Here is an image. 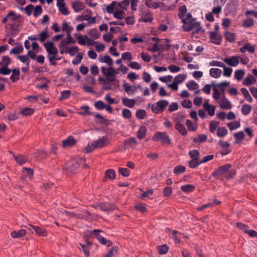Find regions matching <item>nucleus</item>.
<instances>
[{
	"instance_id": "nucleus-1",
	"label": "nucleus",
	"mask_w": 257,
	"mask_h": 257,
	"mask_svg": "<svg viewBox=\"0 0 257 257\" xmlns=\"http://www.w3.org/2000/svg\"><path fill=\"white\" fill-rule=\"evenodd\" d=\"M181 20L184 23L182 27L185 31H193V33L203 31L200 23L193 19L190 14H186Z\"/></svg>"
},
{
	"instance_id": "nucleus-2",
	"label": "nucleus",
	"mask_w": 257,
	"mask_h": 257,
	"mask_svg": "<svg viewBox=\"0 0 257 257\" xmlns=\"http://www.w3.org/2000/svg\"><path fill=\"white\" fill-rule=\"evenodd\" d=\"M101 70L108 82H114L115 88H119V81L115 78L116 75L118 74L117 69L112 66H109L108 68L102 66L101 67Z\"/></svg>"
},
{
	"instance_id": "nucleus-3",
	"label": "nucleus",
	"mask_w": 257,
	"mask_h": 257,
	"mask_svg": "<svg viewBox=\"0 0 257 257\" xmlns=\"http://www.w3.org/2000/svg\"><path fill=\"white\" fill-rule=\"evenodd\" d=\"M109 143L108 139L103 137L92 142L89 143L85 148L84 151L88 153L92 152L96 149L103 148Z\"/></svg>"
},
{
	"instance_id": "nucleus-4",
	"label": "nucleus",
	"mask_w": 257,
	"mask_h": 257,
	"mask_svg": "<svg viewBox=\"0 0 257 257\" xmlns=\"http://www.w3.org/2000/svg\"><path fill=\"white\" fill-rule=\"evenodd\" d=\"M213 88L214 90L213 97L216 100L218 101L223 97L225 90V82H222L218 84H214Z\"/></svg>"
},
{
	"instance_id": "nucleus-5",
	"label": "nucleus",
	"mask_w": 257,
	"mask_h": 257,
	"mask_svg": "<svg viewBox=\"0 0 257 257\" xmlns=\"http://www.w3.org/2000/svg\"><path fill=\"white\" fill-rule=\"evenodd\" d=\"M44 46L48 53L47 58L48 59L49 57H51L58 53L57 48L55 46L54 43L52 42L44 43Z\"/></svg>"
},
{
	"instance_id": "nucleus-6",
	"label": "nucleus",
	"mask_w": 257,
	"mask_h": 257,
	"mask_svg": "<svg viewBox=\"0 0 257 257\" xmlns=\"http://www.w3.org/2000/svg\"><path fill=\"white\" fill-rule=\"evenodd\" d=\"M153 140L155 141H162L163 144H170L171 140L168 135L165 132H157L153 137Z\"/></svg>"
},
{
	"instance_id": "nucleus-7",
	"label": "nucleus",
	"mask_w": 257,
	"mask_h": 257,
	"mask_svg": "<svg viewBox=\"0 0 257 257\" xmlns=\"http://www.w3.org/2000/svg\"><path fill=\"white\" fill-rule=\"evenodd\" d=\"M123 88L128 95H132L136 93L139 88L141 89L140 85L131 86L127 83L123 84Z\"/></svg>"
},
{
	"instance_id": "nucleus-8",
	"label": "nucleus",
	"mask_w": 257,
	"mask_h": 257,
	"mask_svg": "<svg viewBox=\"0 0 257 257\" xmlns=\"http://www.w3.org/2000/svg\"><path fill=\"white\" fill-rule=\"evenodd\" d=\"M184 117L183 115L180 116L179 118H175V120L176 121L175 125L176 129L182 135L185 136L187 134V131L184 126L180 123V120L183 119Z\"/></svg>"
},
{
	"instance_id": "nucleus-9",
	"label": "nucleus",
	"mask_w": 257,
	"mask_h": 257,
	"mask_svg": "<svg viewBox=\"0 0 257 257\" xmlns=\"http://www.w3.org/2000/svg\"><path fill=\"white\" fill-rule=\"evenodd\" d=\"M77 140L72 136H69L66 139L64 140L62 143L64 148H68L75 145L77 143Z\"/></svg>"
},
{
	"instance_id": "nucleus-10",
	"label": "nucleus",
	"mask_w": 257,
	"mask_h": 257,
	"mask_svg": "<svg viewBox=\"0 0 257 257\" xmlns=\"http://www.w3.org/2000/svg\"><path fill=\"white\" fill-rule=\"evenodd\" d=\"M71 7L75 12L79 13L85 8L83 3L79 1H75L71 4Z\"/></svg>"
},
{
	"instance_id": "nucleus-11",
	"label": "nucleus",
	"mask_w": 257,
	"mask_h": 257,
	"mask_svg": "<svg viewBox=\"0 0 257 257\" xmlns=\"http://www.w3.org/2000/svg\"><path fill=\"white\" fill-rule=\"evenodd\" d=\"M98 60L100 63H104L106 64L108 66H112L113 65V60L108 55H100L98 58Z\"/></svg>"
},
{
	"instance_id": "nucleus-12",
	"label": "nucleus",
	"mask_w": 257,
	"mask_h": 257,
	"mask_svg": "<svg viewBox=\"0 0 257 257\" xmlns=\"http://www.w3.org/2000/svg\"><path fill=\"white\" fill-rule=\"evenodd\" d=\"M119 9L118 3L116 1H113L106 7V11L109 14H113Z\"/></svg>"
},
{
	"instance_id": "nucleus-13",
	"label": "nucleus",
	"mask_w": 257,
	"mask_h": 257,
	"mask_svg": "<svg viewBox=\"0 0 257 257\" xmlns=\"http://www.w3.org/2000/svg\"><path fill=\"white\" fill-rule=\"evenodd\" d=\"M209 36L211 41L216 44H219L221 42V37L218 33L210 32Z\"/></svg>"
},
{
	"instance_id": "nucleus-14",
	"label": "nucleus",
	"mask_w": 257,
	"mask_h": 257,
	"mask_svg": "<svg viewBox=\"0 0 257 257\" xmlns=\"http://www.w3.org/2000/svg\"><path fill=\"white\" fill-rule=\"evenodd\" d=\"M236 173L234 168H231L230 164H226V179H229L233 177Z\"/></svg>"
},
{
	"instance_id": "nucleus-15",
	"label": "nucleus",
	"mask_w": 257,
	"mask_h": 257,
	"mask_svg": "<svg viewBox=\"0 0 257 257\" xmlns=\"http://www.w3.org/2000/svg\"><path fill=\"white\" fill-rule=\"evenodd\" d=\"M212 176L220 179H223L225 176V167L221 166L216 171L212 173Z\"/></svg>"
},
{
	"instance_id": "nucleus-16",
	"label": "nucleus",
	"mask_w": 257,
	"mask_h": 257,
	"mask_svg": "<svg viewBox=\"0 0 257 257\" xmlns=\"http://www.w3.org/2000/svg\"><path fill=\"white\" fill-rule=\"evenodd\" d=\"M146 6L151 9H157L163 6L164 3L162 2L157 3L153 2L152 0H146Z\"/></svg>"
},
{
	"instance_id": "nucleus-17",
	"label": "nucleus",
	"mask_w": 257,
	"mask_h": 257,
	"mask_svg": "<svg viewBox=\"0 0 257 257\" xmlns=\"http://www.w3.org/2000/svg\"><path fill=\"white\" fill-rule=\"evenodd\" d=\"M203 107L209 115L213 116L214 115L215 107L213 105L209 104L208 101L203 103Z\"/></svg>"
},
{
	"instance_id": "nucleus-18",
	"label": "nucleus",
	"mask_w": 257,
	"mask_h": 257,
	"mask_svg": "<svg viewBox=\"0 0 257 257\" xmlns=\"http://www.w3.org/2000/svg\"><path fill=\"white\" fill-rule=\"evenodd\" d=\"M239 64V57L232 56L229 58H226V64L230 66L235 67Z\"/></svg>"
},
{
	"instance_id": "nucleus-19",
	"label": "nucleus",
	"mask_w": 257,
	"mask_h": 257,
	"mask_svg": "<svg viewBox=\"0 0 257 257\" xmlns=\"http://www.w3.org/2000/svg\"><path fill=\"white\" fill-rule=\"evenodd\" d=\"M29 226H31L35 230L36 233L38 235L42 236H45L47 235V232L45 229L31 224H29Z\"/></svg>"
},
{
	"instance_id": "nucleus-20",
	"label": "nucleus",
	"mask_w": 257,
	"mask_h": 257,
	"mask_svg": "<svg viewBox=\"0 0 257 257\" xmlns=\"http://www.w3.org/2000/svg\"><path fill=\"white\" fill-rule=\"evenodd\" d=\"M121 100L122 104L128 107L132 108L136 104V101L133 99H130L127 97H122Z\"/></svg>"
},
{
	"instance_id": "nucleus-21",
	"label": "nucleus",
	"mask_w": 257,
	"mask_h": 257,
	"mask_svg": "<svg viewBox=\"0 0 257 257\" xmlns=\"http://www.w3.org/2000/svg\"><path fill=\"white\" fill-rule=\"evenodd\" d=\"M87 12L88 13V15L84 16L83 18L81 19V20L87 21L88 25L96 23V18L91 16V11L87 10Z\"/></svg>"
},
{
	"instance_id": "nucleus-22",
	"label": "nucleus",
	"mask_w": 257,
	"mask_h": 257,
	"mask_svg": "<svg viewBox=\"0 0 257 257\" xmlns=\"http://www.w3.org/2000/svg\"><path fill=\"white\" fill-rule=\"evenodd\" d=\"M33 175V171L30 168H24L22 172L23 179H31Z\"/></svg>"
},
{
	"instance_id": "nucleus-23",
	"label": "nucleus",
	"mask_w": 257,
	"mask_h": 257,
	"mask_svg": "<svg viewBox=\"0 0 257 257\" xmlns=\"http://www.w3.org/2000/svg\"><path fill=\"white\" fill-rule=\"evenodd\" d=\"M27 231L25 229H21L18 231H14L11 232V236L14 238H18L25 236Z\"/></svg>"
},
{
	"instance_id": "nucleus-24",
	"label": "nucleus",
	"mask_w": 257,
	"mask_h": 257,
	"mask_svg": "<svg viewBox=\"0 0 257 257\" xmlns=\"http://www.w3.org/2000/svg\"><path fill=\"white\" fill-rule=\"evenodd\" d=\"M147 135V128L144 125H142L140 127L138 131L137 132V137L142 140L144 139Z\"/></svg>"
},
{
	"instance_id": "nucleus-25",
	"label": "nucleus",
	"mask_w": 257,
	"mask_h": 257,
	"mask_svg": "<svg viewBox=\"0 0 257 257\" xmlns=\"http://www.w3.org/2000/svg\"><path fill=\"white\" fill-rule=\"evenodd\" d=\"M69 44L65 40H63L61 43L59 45L60 52L61 54H67L69 48L67 47V45Z\"/></svg>"
},
{
	"instance_id": "nucleus-26",
	"label": "nucleus",
	"mask_w": 257,
	"mask_h": 257,
	"mask_svg": "<svg viewBox=\"0 0 257 257\" xmlns=\"http://www.w3.org/2000/svg\"><path fill=\"white\" fill-rule=\"evenodd\" d=\"M34 111L35 110L33 108L26 107L21 110L19 113L24 116H27L32 115Z\"/></svg>"
},
{
	"instance_id": "nucleus-27",
	"label": "nucleus",
	"mask_w": 257,
	"mask_h": 257,
	"mask_svg": "<svg viewBox=\"0 0 257 257\" xmlns=\"http://www.w3.org/2000/svg\"><path fill=\"white\" fill-rule=\"evenodd\" d=\"M79 110H81L78 113L81 115H90L91 113L89 111V107L88 105L81 106L79 107Z\"/></svg>"
},
{
	"instance_id": "nucleus-28",
	"label": "nucleus",
	"mask_w": 257,
	"mask_h": 257,
	"mask_svg": "<svg viewBox=\"0 0 257 257\" xmlns=\"http://www.w3.org/2000/svg\"><path fill=\"white\" fill-rule=\"evenodd\" d=\"M113 16L115 19L122 20L125 18L126 14L124 11L118 9L113 13Z\"/></svg>"
},
{
	"instance_id": "nucleus-29",
	"label": "nucleus",
	"mask_w": 257,
	"mask_h": 257,
	"mask_svg": "<svg viewBox=\"0 0 257 257\" xmlns=\"http://www.w3.org/2000/svg\"><path fill=\"white\" fill-rule=\"evenodd\" d=\"M210 75L215 78H219L222 74V71L218 68H211L210 69Z\"/></svg>"
},
{
	"instance_id": "nucleus-30",
	"label": "nucleus",
	"mask_w": 257,
	"mask_h": 257,
	"mask_svg": "<svg viewBox=\"0 0 257 257\" xmlns=\"http://www.w3.org/2000/svg\"><path fill=\"white\" fill-rule=\"evenodd\" d=\"M245 51H247L251 53H253L255 52V48L249 44H245L240 48V51L241 53H244Z\"/></svg>"
},
{
	"instance_id": "nucleus-31",
	"label": "nucleus",
	"mask_w": 257,
	"mask_h": 257,
	"mask_svg": "<svg viewBox=\"0 0 257 257\" xmlns=\"http://www.w3.org/2000/svg\"><path fill=\"white\" fill-rule=\"evenodd\" d=\"M131 3V0H123L120 2H117L119 9L124 11L127 9Z\"/></svg>"
},
{
	"instance_id": "nucleus-32",
	"label": "nucleus",
	"mask_w": 257,
	"mask_h": 257,
	"mask_svg": "<svg viewBox=\"0 0 257 257\" xmlns=\"http://www.w3.org/2000/svg\"><path fill=\"white\" fill-rule=\"evenodd\" d=\"M49 37L50 35L48 32L46 31H43L38 35V41L43 43Z\"/></svg>"
},
{
	"instance_id": "nucleus-33",
	"label": "nucleus",
	"mask_w": 257,
	"mask_h": 257,
	"mask_svg": "<svg viewBox=\"0 0 257 257\" xmlns=\"http://www.w3.org/2000/svg\"><path fill=\"white\" fill-rule=\"evenodd\" d=\"M88 34L93 39H97L100 37V33L97 29H90L88 32Z\"/></svg>"
},
{
	"instance_id": "nucleus-34",
	"label": "nucleus",
	"mask_w": 257,
	"mask_h": 257,
	"mask_svg": "<svg viewBox=\"0 0 257 257\" xmlns=\"http://www.w3.org/2000/svg\"><path fill=\"white\" fill-rule=\"evenodd\" d=\"M107 81L106 80L105 82H104L103 85V89L105 90H117L119 88H115L114 86V82H112V84H110V83H108L107 82Z\"/></svg>"
},
{
	"instance_id": "nucleus-35",
	"label": "nucleus",
	"mask_w": 257,
	"mask_h": 257,
	"mask_svg": "<svg viewBox=\"0 0 257 257\" xmlns=\"http://www.w3.org/2000/svg\"><path fill=\"white\" fill-rule=\"evenodd\" d=\"M14 158L20 165L25 164L28 161V158L22 155L14 156Z\"/></svg>"
},
{
	"instance_id": "nucleus-36",
	"label": "nucleus",
	"mask_w": 257,
	"mask_h": 257,
	"mask_svg": "<svg viewBox=\"0 0 257 257\" xmlns=\"http://www.w3.org/2000/svg\"><path fill=\"white\" fill-rule=\"evenodd\" d=\"M153 20L152 15L150 12H147L142 15L140 21L145 22H151Z\"/></svg>"
},
{
	"instance_id": "nucleus-37",
	"label": "nucleus",
	"mask_w": 257,
	"mask_h": 257,
	"mask_svg": "<svg viewBox=\"0 0 257 257\" xmlns=\"http://www.w3.org/2000/svg\"><path fill=\"white\" fill-rule=\"evenodd\" d=\"M186 86L190 90L198 89L199 85L194 81H189L186 84Z\"/></svg>"
},
{
	"instance_id": "nucleus-38",
	"label": "nucleus",
	"mask_w": 257,
	"mask_h": 257,
	"mask_svg": "<svg viewBox=\"0 0 257 257\" xmlns=\"http://www.w3.org/2000/svg\"><path fill=\"white\" fill-rule=\"evenodd\" d=\"M24 50V48L22 45L18 44L15 48H13L10 51V54H17L22 53Z\"/></svg>"
},
{
	"instance_id": "nucleus-39",
	"label": "nucleus",
	"mask_w": 257,
	"mask_h": 257,
	"mask_svg": "<svg viewBox=\"0 0 257 257\" xmlns=\"http://www.w3.org/2000/svg\"><path fill=\"white\" fill-rule=\"evenodd\" d=\"M186 125L189 131H195L197 128V124L196 122H193L190 120H187Z\"/></svg>"
},
{
	"instance_id": "nucleus-40",
	"label": "nucleus",
	"mask_w": 257,
	"mask_h": 257,
	"mask_svg": "<svg viewBox=\"0 0 257 257\" xmlns=\"http://www.w3.org/2000/svg\"><path fill=\"white\" fill-rule=\"evenodd\" d=\"M242 94L243 95L245 99L249 102H252V98L249 94L248 90L245 88H242L240 89Z\"/></svg>"
},
{
	"instance_id": "nucleus-41",
	"label": "nucleus",
	"mask_w": 257,
	"mask_h": 257,
	"mask_svg": "<svg viewBox=\"0 0 257 257\" xmlns=\"http://www.w3.org/2000/svg\"><path fill=\"white\" fill-rule=\"evenodd\" d=\"M181 189L185 193H190L195 189V186L191 184H187L182 186Z\"/></svg>"
},
{
	"instance_id": "nucleus-42",
	"label": "nucleus",
	"mask_w": 257,
	"mask_h": 257,
	"mask_svg": "<svg viewBox=\"0 0 257 257\" xmlns=\"http://www.w3.org/2000/svg\"><path fill=\"white\" fill-rule=\"evenodd\" d=\"M220 123L217 121H211L209 122V130L210 132L213 133L217 129H218Z\"/></svg>"
},
{
	"instance_id": "nucleus-43",
	"label": "nucleus",
	"mask_w": 257,
	"mask_h": 257,
	"mask_svg": "<svg viewBox=\"0 0 257 257\" xmlns=\"http://www.w3.org/2000/svg\"><path fill=\"white\" fill-rule=\"evenodd\" d=\"M245 74L244 70H236L234 72V78L237 80L239 81L243 77Z\"/></svg>"
},
{
	"instance_id": "nucleus-44",
	"label": "nucleus",
	"mask_w": 257,
	"mask_h": 257,
	"mask_svg": "<svg viewBox=\"0 0 257 257\" xmlns=\"http://www.w3.org/2000/svg\"><path fill=\"white\" fill-rule=\"evenodd\" d=\"M227 125L229 129L232 131L239 127L240 124L238 121H233L227 123Z\"/></svg>"
},
{
	"instance_id": "nucleus-45",
	"label": "nucleus",
	"mask_w": 257,
	"mask_h": 257,
	"mask_svg": "<svg viewBox=\"0 0 257 257\" xmlns=\"http://www.w3.org/2000/svg\"><path fill=\"white\" fill-rule=\"evenodd\" d=\"M100 209L104 211H110L114 210L116 207L108 203H105L100 206Z\"/></svg>"
},
{
	"instance_id": "nucleus-46",
	"label": "nucleus",
	"mask_w": 257,
	"mask_h": 257,
	"mask_svg": "<svg viewBox=\"0 0 257 257\" xmlns=\"http://www.w3.org/2000/svg\"><path fill=\"white\" fill-rule=\"evenodd\" d=\"M235 36L236 34L234 33L226 31V41L233 42L235 40Z\"/></svg>"
},
{
	"instance_id": "nucleus-47",
	"label": "nucleus",
	"mask_w": 257,
	"mask_h": 257,
	"mask_svg": "<svg viewBox=\"0 0 257 257\" xmlns=\"http://www.w3.org/2000/svg\"><path fill=\"white\" fill-rule=\"evenodd\" d=\"M253 80L255 81V78L251 74H248L244 79L243 84L245 86H249L252 83Z\"/></svg>"
},
{
	"instance_id": "nucleus-48",
	"label": "nucleus",
	"mask_w": 257,
	"mask_h": 257,
	"mask_svg": "<svg viewBox=\"0 0 257 257\" xmlns=\"http://www.w3.org/2000/svg\"><path fill=\"white\" fill-rule=\"evenodd\" d=\"M78 47L76 46H73L68 48L67 53H69L71 56H73L78 54Z\"/></svg>"
},
{
	"instance_id": "nucleus-49",
	"label": "nucleus",
	"mask_w": 257,
	"mask_h": 257,
	"mask_svg": "<svg viewBox=\"0 0 257 257\" xmlns=\"http://www.w3.org/2000/svg\"><path fill=\"white\" fill-rule=\"evenodd\" d=\"M207 137L205 135H200L193 138V140L195 143H199L205 142L207 140Z\"/></svg>"
},
{
	"instance_id": "nucleus-50",
	"label": "nucleus",
	"mask_w": 257,
	"mask_h": 257,
	"mask_svg": "<svg viewBox=\"0 0 257 257\" xmlns=\"http://www.w3.org/2000/svg\"><path fill=\"white\" fill-rule=\"evenodd\" d=\"M233 136L235 139V144L239 143L240 142V141L241 140H242L244 137V133L242 131L235 133Z\"/></svg>"
},
{
	"instance_id": "nucleus-51",
	"label": "nucleus",
	"mask_w": 257,
	"mask_h": 257,
	"mask_svg": "<svg viewBox=\"0 0 257 257\" xmlns=\"http://www.w3.org/2000/svg\"><path fill=\"white\" fill-rule=\"evenodd\" d=\"M186 78V75L184 74H180L176 76L174 80V81L177 84L182 83Z\"/></svg>"
},
{
	"instance_id": "nucleus-52",
	"label": "nucleus",
	"mask_w": 257,
	"mask_h": 257,
	"mask_svg": "<svg viewBox=\"0 0 257 257\" xmlns=\"http://www.w3.org/2000/svg\"><path fill=\"white\" fill-rule=\"evenodd\" d=\"M241 110L243 114L246 115L250 112L251 107L248 104H243L242 106Z\"/></svg>"
},
{
	"instance_id": "nucleus-53",
	"label": "nucleus",
	"mask_w": 257,
	"mask_h": 257,
	"mask_svg": "<svg viewBox=\"0 0 257 257\" xmlns=\"http://www.w3.org/2000/svg\"><path fill=\"white\" fill-rule=\"evenodd\" d=\"M18 59L22 63L26 64L27 65H30V61L28 55H20L18 56Z\"/></svg>"
},
{
	"instance_id": "nucleus-54",
	"label": "nucleus",
	"mask_w": 257,
	"mask_h": 257,
	"mask_svg": "<svg viewBox=\"0 0 257 257\" xmlns=\"http://www.w3.org/2000/svg\"><path fill=\"white\" fill-rule=\"evenodd\" d=\"M20 71L19 69H14L13 70L12 74L11 76V79L13 81L15 82L19 79Z\"/></svg>"
},
{
	"instance_id": "nucleus-55",
	"label": "nucleus",
	"mask_w": 257,
	"mask_h": 257,
	"mask_svg": "<svg viewBox=\"0 0 257 257\" xmlns=\"http://www.w3.org/2000/svg\"><path fill=\"white\" fill-rule=\"evenodd\" d=\"M94 46H95V50L97 52H103L105 48V46L103 44H102L101 43H99L97 41H96V44H95Z\"/></svg>"
},
{
	"instance_id": "nucleus-56",
	"label": "nucleus",
	"mask_w": 257,
	"mask_h": 257,
	"mask_svg": "<svg viewBox=\"0 0 257 257\" xmlns=\"http://www.w3.org/2000/svg\"><path fill=\"white\" fill-rule=\"evenodd\" d=\"M185 171V167L182 165H178L176 166L174 169V173L175 174H179L184 172Z\"/></svg>"
},
{
	"instance_id": "nucleus-57",
	"label": "nucleus",
	"mask_w": 257,
	"mask_h": 257,
	"mask_svg": "<svg viewBox=\"0 0 257 257\" xmlns=\"http://www.w3.org/2000/svg\"><path fill=\"white\" fill-rule=\"evenodd\" d=\"M160 109L163 111L165 107L169 104L168 101L161 100L157 102Z\"/></svg>"
},
{
	"instance_id": "nucleus-58",
	"label": "nucleus",
	"mask_w": 257,
	"mask_h": 257,
	"mask_svg": "<svg viewBox=\"0 0 257 257\" xmlns=\"http://www.w3.org/2000/svg\"><path fill=\"white\" fill-rule=\"evenodd\" d=\"M153 194V191L151 189H149L146 191H145L143 193V194L141 196V198H152V196Z\"/></svg>"
},
{
	"instance_id": "nucleus-59",
	"label": "nucleus",
	"mask_w": 257,
	"mask_h": 257,
	"mask_svg": "<svg viewBox=\"0 0 257 257\" xmlns=\"http://www.w3.org/2000/svg\"><path fill=\"white\" fill-rule=\"evenodd\" d=\"M117 252V248L116 247H113L112 248L108 250L107 253L104 257H112Z\"/></svg>"
},
{
	"instance_id": "nucleus-60",
	"label": "nucleus",
	"mask_w": 257,
	"mask_h": 257,
	"mask_svg": "<svg viewBox=\"0 0 257 257\" xmlns=\"http://www.w3.org/2000/svg\"><path fill=\"white\" fill-rule=\"evenodd\" d=\"M62 30L67 33L71 32L73 30V28L70 26L66 22H63L62 23Z\"/></svg>"
},
{
	"instance_id": "nucleus-61",
	"label": "nucleus",
	"mask_w": 257,
	"mask_h": 257,
	"mask_svg": "<svg viewBox=\"0 0 257 257\" xmlns=\"http://www.w3.org/2000/svg\"><path fill=\"white\" fill-rule=\"evenodd\" d=\"M104 99L108 104H110L113 103H117L118 102V101H115L114 98L111 97L109 93H107L105 95Z\"/></svg>"
},
{
	"instance_id": "nucleus-62",
	"label": "nucleus",
	"mask_w": 257,
	"mask_h": 257,
	"mask_svg": "<svg viewBox=\"0 0 257 257\" xmlns=\"http://www.w3.org/2000/svg\"><path fill=\"white\" fill-rule=\"evenodd\" d=\"M94 105L97 109L102 110L104 109L105 104L102 101L98 100L94 103Z\"/></svg>"
},
{
	"instance_id": "nucleus-63",
	"label": "nucleus",
	"mask_w": 257,
	"mask_h": 257,
	"mask_svg": "<svg viewBox=\"0 0 257 257\" xmlns=\"http://www.w3.org/2000/svg\"><path fill=\"white\" fill-rule=\"evenodd\" d=\"M11 59L9 56H5L3 57L2 61L0 62V65L7 66L11 63Z\"/></svg>"
},
{
	"instance_id": "nucleus-64",
	"label": "nucleus",
	"mask_w": 257,
	"mask_h": 257,
	"mask_svg": "<svg viewBox=\"0 0 257 257\" xmlns=\"http://www.w3.org/2000/svg\"><path fill=\"white\" fill-rule=\"evenodd\" d=\"M105 177L108 179H114L115 177V172L112 169H109L105 172Z\"/></svg>"
}]
</instances>
